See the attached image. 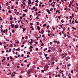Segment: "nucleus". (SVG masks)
Segmentation results:
<instances>
[{
  "instance_id": "nucleus-1",
  "label": "nucleus",
  "mask_w": 78,
  "mask_h": 78,
  "mask_svg": "<svg viewBox=\"0 0 78 78\" xmlns=\"http://www.w3.org/2000/svg\"><path fill=\"white\" fill-rule=\"evenodd\" d=\"M46 11L49 14H50V10H49V9H46Z\"/></svg>"
},
{
  "instance_id": "nucleus-2",
  "label": "nucleus",
  "mask_w": 78,
  "mask_h": 78,
  "mask_svg": "<svg viewBox=\"0 0 78 78\" xmlns=\"http://www.w3.org/2000/svg\"><path fill=\"white\" fill-rule=\"evenodd\" d=\"M10 26L12 27V28H13L14 27V25L13 24H11Z\"/></svg>"
},
{
  "instance_id": "nucleus-3",
  "label": "nucleus",
  "mask_w": 78,
  "mask_h": 78,
  "mask_svg": "<svg viewBox=\"0 0 78 78\" xmlns=\"http://www.w3.org/2000/svg\"><path fill=\"white\" fill-rule=\"evenodd\" d=\"M29 2H28V4L29 5H30L31 3V0H28Z\"/></svg>"
},
{
  "instance_id": "nucleus-4",
  "label": "nucleus",
  "mask_w": 78,
  "mask_h": 78,
  "mask_svg": "<svg viewBox=\"0 0 78 78\" xmlns=\"http://www.w3.org/2000/svg\"><path fill=\"white\" fill-rule=\"evenodd\" d=\"M31 73V69L29 70L27 72V73L28 74H30Z\"/></svg>"
},
{
  "instance_id": "nucleus-5",
  "label": "nucleus",
  "mask_w": 78,
  "mask_h": 78,
  "mask_svg": "<svg viewBox=\"0 0 78 78\" xmlns=\"http://www.w3.org/2000/svg\"><path fill=\"white\" fill-rule=\"evenodd\" d=\"M19 27V26H18V25H16L15 26V28H17Z\"/></svg>"
},
{
  "instance_id": "nucleus-6",
  "label": "nucleus",
  "mask_w": 78,
  "mask_h": 78,
  "mask_svg": "<svg viewBox=\"0 0 78 78\" xmlns=\"http://www.w3.org/2000/svg\"><path fill=\"white\" fill-rule=\"evenodd\" d=\"M41 34H44V30H42L41 31Z\"/></svg>"
},
{
  "instance_id": "nucleus-7",
  "label": "nucleus",
  "mask_w": 78,
  "mask_h": 78,
  "mask_svg": "<svg viewBox=\"0 0 78 78\" xmlns=\"http://www.w3.org/2000/svg\"><path fill=\"white\" fill-rule=\"evenodd\" d=\"M45 67L46 69H48V65H46L45 66Z\"/></svg>"
},
{
  "instance_id": "nucleus-8",
  "label": "nucleus",
  "mask_w": 78,
  "mask_h": 78,
  "mask_svg": "<svg viewBox=\"0 0 78 78\" xmlns=\"http://www.w3.org/2000/svg\"><path fill=\"white\" fill-rule=\"evenodd\" d=\"M37 29L39 30H41V28L40 27H39V26H37Z\"/></svg>"
},
{
  "instance_id": "nucleus-9",
  "label": "nucleus",
  "mask_w": 78,
  "mask_h": 78,
  "mask_svg": "<svg viewBox=\"0 0 78 78\" xmlns=\"http://www.w3.org/2000/svg\"><path fill=\"white\" fill-rule=\"evenodd\" d=\"M63 31H65L66 30V27H63Z\"/></svg>"
},
{
  "instance_id": "nucleus-10",
  "label": "nucleus",
  "mask_w": 78,
  "mask_h": 78,
  "mask_svg": "<svg viewBox=\"0 0 78 78\" xmlns=\"http://www.w3.org/2000/svg\"><path fill=\"white\" fill-rule=\"evenodd\" d=\"M23 31H25L26 30V28L25 27L23 28Z\"/></svg>"
},
{
  "instance_id": "nucleus-11",
  "label": "nucleus",
  "mask_w": 78,
  "mask_h": 78,
  "mask_svg": "<svg viewBox=\"0 0 78 78\" xmlns=\"http://www.w3.org/2000/svg\"><path fill=\"white\" fill-rule=\"evenodd\" d=\"M20 50V48H18L17 49H16V51H19Z\"/></svg>"
},
{
  "instance_id": "nucleus-12",
  "label": "nucleus",
  "mask_w": 78,
  "mask_h": 78,
  "mask_svg": "<svg viewBox=\"0 0 78 78\" xmlns=\"http://www.w3.org/2000/svg\"><path fill=\"white\" fill-rule=\"evenodd\" d=\"M12 20V16L10 17V20Z\"/></svg>"
},
{
  "instance_id": "nucleus-13",
  "label": "nucleus",
  "mask_w": 78,
  "mask_h": 78,
  "mask_svg": "<svg viewBox=\"0 0 78 78\" xmlns=\"http://www.w3.org/2000/svg\"><path fill=\"white\" fill-rule=\"evenodd\" d=\"M6 6H8L9 4H8V2H7V3L6 4Z\"/></svg>"
},
{
  "instance_id": "nucleus-14",
  "label": "nucleus",
  "mask_w": 78,
  "mask_h": 78,
  "mask_svg": "<svg viewBox=\"0 0 78 78\" xmlns=\"http://www.w3.org/2000/svg\"><path fill=\"white\" fill-rule=\"evenodd\" d=\"M25 16V14H23V16H22V17H24Z\"/></svg>"
},
{
  "instance_id": "nucleus-15",
  "label": "nucleus",
  "mask_w": 78,
  "mask_h": 78,
  "mask_svg": "<svg viewBox=\"0 0 78 78\" xmlns=\"http://www.w3.org/2000/svg\"><path fill=\"white\" fill-rule=\"evenodd\" d=\"M30 63L29 65H28L27 66V68H28V67H29V66H30Z\"/></svg>"
},
{
  "instance_id": "nucleus-16",
  "label": "nucleus",
  "mask_w": 78,
  "mask_h": 78,
  "mask_svg": "<svg viewBox=\"0 0 78 78\" xmlns=\"http://www.w3.org/2000/svg\"><path fill=\"white\" fill-rule=\"evenodd\" d=\"M52 2V0H49V2H48V3H51Z\"/></svg>"
},
{
  "instance_id": "nucleus-17",
  "label": "nucleus",
  "mask_w": 78,
  "mask_h": 78,
  "mask_svg": "<svg viewBox=\"0 0 78 78\" xmlns=\"http://www.w3.org/2000/svg\"><path fill=\"white\" fill-rule=\"evenodd\" d=\"M51 50H55V48H53V47H52V48H51Z\"/></svg>"
},
{
  "instance_id": "nucleus-18",
  "label": "nucleus",
  "mask_w": 78,
  "mask_h": 78,
  "mask_svg": "<svg viewBox=\"0 0 78 78\" xmlns=\"http://www.w3.org/2000/svg\"><path fill=\"white\" fill-rule=\"evenodd\" d=\"M44 55H45V57H47V56H48V55L47 54H44Z\"/></svg>"
},
{
  "instance_id": "nucleus-19",
  "label": "nucleus",
  "mask_w": 78,
  "mask_h": 78,
  "mask_svg": "<svg viewBox=\"0 0 78 78\" xmlns=\"http://www.w3.org/2000/svg\"><path fill=\"white\" fill-rule=\"evenodd\" d=\"M46 25H47V24H44L43 25V27H45V26H46Z\"/></svg>"
},
{
  "instance_id": "nucleus-20",
  "label": "nucleus",
  "mask_w": 78,
  "mask_h": 78,
  "mask_svg": "<svg viewBox=\"0 0 78 78\" xmlns=\"http://www.w3.org/2000/svg\"><path fill=\"white\" fill-rule=\"evenodd\" d=\"M16 44H19V41H17Z\"/></svg>"
},
{
  "instance_id": "nucleus-21",
  "label": "nucleus",
  "mask_w": 78,
  "mask_h": 78,
  "mask_svg": "<svg viewBox=\"0 0 78 78\" xmlns=\"http://www.w3.org/2000/svg\"><path fill=\"white\" fill-rule=\"evenodd\" d=\"M16 4V5H18L19 4V2H16L15 3Z\"/></svg>"
},
{
  "instance_id": "nucleus-22",
  "label": "nucleus",
  "mask_w": 78,
  "mask_h": 78,
  "mask_svg": "<svg viewBox=\"0 0 78 78\" xmlns=\"http://www.w3.org/2000/svg\"><path fill=\"white\" fill-rule=\"evenodd\" d=\"M9 47H12V44H11L9 45Z\"/></svg>"
},
{
  "instance_id": "nucleus-23",
  "label": "nucleus",
  "mask_w": 78,
  "mask_h": 78,
  "mask_svg": "<svg viewBox=\"0 0 78 78\" xmlns=\"http://www.w3.org/2000/svg\"><path fill=\"white\" fill-rule=\"evenodd\" d=\"M9 14H11V12L10 11V10H9Z\"/></svg>"
},
{
  "instance_id": "nucleus-24",
  "label": "nucleus",
  "mask_w": 78,
  "mask_h": 78,
  "mask_svg": "<svg viewBox=\"0 0 78 78\" xmlns=\"http://www.w3.org/2000/svg\"><path fill=\"white\" fill-rule=\"evenodd\" d=\"M56 42H57V44H59V41H56Z\"/></svg>"
},
{
  "instance_id": "nucleus-25",
  "label": "nucleus",
  "mask_w": 78,
  "mask_h": 78,
  "mask_svg": "<svg viewBox=\"0 0 78 78\" xmlns=\"http://www.w3.org/2000/svg\"><path fill=\"white\" fill-rule=\"evenodd\" d=\"M52 64H53V65H54L55 64V62H52Z\"/></svg>"
},
{
  "instance_id": "nucleus-26",
  "label": "nucleus",
  "mask_w": 78,
  "mask_h": 78,
  "mask_svg": "<svg viewBox=\"0 0 78 78\" xmlns=\"http://www.w3.org/2000/svg\"><path fill=\"white\" fill-rule=\"evenodd\" d=\"M30 25L31 26L33 25V23H30Z\"/></svg>"
},
{
  "instance_id": "nucleus-27",
  "label": "nucleus",
  "mask_w": 78,
  "mask_h": 78,
  "mask_svg": "<svg viewBox=\"0 0 78 78\" xmlns=\"http://www.w3.org/2000/svg\"><path fill=\"white\" fill-rule=\"evenodd\" d=\"M49 27H50V26H49V25H48L47 26V29H48V28H49Z\"/></svg>"
},
{
  "instance_id": "nucleus-28",
  "label": "nucleus",
  "mask_w": 78,
  "mask_h": 78,
  "mask_svg": "<svg viewBox=\"0 0 78 78\" xmlns=\"http://www.w3.org/2000/svg\"><path fill=\"white\" fill-rule=\"evenodd\" d=\"M15 32V31H14V30H12V33H14Z\"/></svg>"
},
{
  "instance_id": "nucleus-29",
  "label": "nucleus",
  "mask_w": 78,
  "mask_h": 78,
  "mask_svg": "<svg viewBox=\"0 0 78 78\" xmlns=\"http://www.w3.org/2000/svg\"><path fill=\"white\" fill-rule=\"evenodd\" d=\"M2 20H3V19H2V17H0V20L2 21Z\"/></svg>"
},
{
  "instance_id": "nucleus-30",
  "label": "nucleus",
  "mask_w": 78,
  "mask_h": 78,
  "mask_svg": "<svg viewBox=\"0 0 78 78\" xmlns=\"http://www.w3.org/2000/svg\"><path fill=\"white\" fill-rule=\"evenodd\" d=\"M62 72V71H61V70H60L59 73H61Z\"/></svg>"
},
{
  "instance_id": "nucleus-31",
  "label": "nucleus",
  "mask_w": 78,
  "mask_h": 78,
  "mask_svg": "<svg viewBox=\"0 0 78 78\" xmlns=\"http://www.w3.org/2000/svg\"><path fill=\"white\" fill-rule=\"evenodd\" d=\"M60 27L62 28H63V27H62V26L61 25H60Z\"/></svg>"
},
{
  "instance_id": "nucleus-32",
  "label": "nucleus",
  "mask_w": 78,
  "mask_h": 78,
  "mask_svg": "<svg viewBox=\"0 0 78 78\" xmlns=\"http://www.w3.org/2000/svg\"><path fill=\"white\" fill-rule=\"evenodd\" d=\"M73 3V1H72V2H70V4H71V5H72V3Z\"/></svg>"
},
{
  "instance_id": "nucleus-33",
  "label": "nucleus",
  "mask_w": 78,
  "mask_h": 78,
  "mask_svg": "<svg viewBox=\"0 0 78 78\" xmlns=\"http://www.w3.org/2000/svg\"><path fill=\"white\" fill-rule=\"evenodd\" d=\"M51 11H53V8H51V9H50Z\"/></svg>"
},
{
  "instance_id": "nucleus-34",
  "label": "nucleus",
  "mask_w": 78,
  "mask_h": 78,
  "mask_svg": "<svg viewBox=\"0 0 78 78\" xmlns=\"http://www.w3.org/2000/svg\"><path fill=\"white\" fill-rule=\"evenodd\" d=\"M37 25H39V23L38 22H37Z\"/></svg>"
},
{
  "instance_id": "nucleus-35",
  "label": "nucleus",
  "mask_w": 78,
  "mask_h": 78,
  "mask_svg": "<svg viewBox=\"0 0 78 78\" xmlns=\"http://www.w3.org/2000/svg\"><path fill=\"white\" fill-rule=\"evenodd\" d=\"M27 11H28V10H27V9H26L25 10V12H27Z\"/></svg>"
},
{
  "instance_id": "nucleus-36",
  "label": "nucleus",
  "mask_w": 78,
  "mask_h": 78,
  "mask_svg": "<svg viewBox=\"0 0 78 78\" xmlns=\"http://www.w3.org/2000/svg\"><path fill=\"white\" fill-rule=\"evenodd\" d=\"M36 2L37 3H38L39 2V1H38V0H37L36 1Z\"/></svg>"
},
{
  "instance_id": "nucleus-37",
  "label": "nucleus",
  "mask_w": 78,
  "mask_h": 78,
  "mask_svg": "<svg viewBox=\"0 0 78 78\" xmlns=\"http://www.w3.org/2000/svg\"><path fill=\"white\" fill-rule=\"evenodd\" d=\"M57 75L58 77H59V76H61V75H59V74H58Z\"/></svg>"
},
{
  "instance_id": "nucleus-38",
  "label": "nucleus",
  "mask_w": 78,
  "mask_h": 78,
  "mask_svg": "<svg viewBox=\"0 0 78 78\" xmlns=\"http://www.w3.org/2000/svg\"><path fill=\"white\" fill-rule=\"evenodd\" d=\"M75 23H78V21H75Z\"/></svg>"
},
{
  "instance_id": "nucleus-39",
  "label": "nucleus",
  "mask_w": 78,
  "mask_h": 78,
  "mask_svg": "<svg viewBox=\"0 0 78 78\" xmlns=\"http://www.w3.org/2000/svg\"><path fill=\"white\" fill-rule=\"evenodd\" d=\"M66 36H67V35L66 34H65L64 35V37H66Z\"/></svg>"
},
{
  "instance_id": "nucleus-40",
  "label": "nucleus",
  "mask_w": 78,
  "mask_h": 78,
  "mask_svg": "<svg viewBox=\"0 0 78 78\" xmlns=\"http://www.w3.org/2000/svg\"><path fill=\"white\" fill-rule=\"evenodd\" d=\"M56 67L57 68L56 69H57V70H58V69H59V68H58V66H57Z\"/></svg>"
},
{
  "instance_id": "nucleus-41",
  "label": "nucleus",
  "mask_w": 78,
  "mask_h": 78,
  "mask_svg": "<svg viewBox=\"0 0 78 78\" xmlns=\"http://www.w3.org/2000/svg\"><path fill=\"white\" fill-rule=\"evenodd\" d=\"M33 9H36V7H33Z\"/></svg>"
},
{
  "instance_id": "nucleus-42",
  "label": "nucleus",
  "mask_w": 78,
  "mask_h": 78,
  "mask_svg": "<svg viewBox=\"0 0 78 78\" xmlns=\"http://www.w3.org/2000/svg\"><path fill=\"white\" fill-rule=\"evenodd\" d=\"M10 59H12V57H11V56H10Z\"/></svg>"
},
{
  "instance_id": "nucleus-43",
  "label": "nucleus",
  "mask_w": 78,
  "mask_h": 78,
  "mask_svg": "<svg viewBox=\"0 0 78 78\" xmlns=\"http://www.w3.org/2000/svg\"><path fill=\"white\" fill-rule=\"evenodd\" d=\"M58 18L59 19H60V18H61V16H59L58 17Z\"/></svg>"
},
{
  "instance_id": "nucleus-44",
  "label": "nucleus",
  "mask_w": 78,
  "mask_h": 78,
  "mask_svg": "<svg viewBox=\"0 0 78 78\" xmlns=\"http://www.w3.org/2000/svg\"><path fill=\"white\" fill-rule=\"evenodd\" d=\"M49 58H50L49 57H46V59H49Z\"/></svg>"
},
{
  "instance_id": "nucleus-45",
  "label": "nucleus",
  "mask_w": 78,
  "mask_h": 78,
  "mask_svg": "<svg viewBox=\"0 0 78 78\" xmlns=\"http://www.w3.org/2000/svg\"><path fill=\"white\" fill-rule=\"evenodd\" d=\"M3 58L4 59H3V60H5L6 59H5V57H3Z\"/></svg>"
},
{
  "instance_id": "nucleus-46",
  "label": "nucleus",
  "mask_w": 78,
  "mask_h": 78,
  "mask_svg": "<svg viewBox=\"0 0 78 78\" xmlns=\"http://www.w3.org/2000/svg\"><path fill=\"white\" fill-rule=\"evenodd\" d=\"M27 58H30V56H29V55H27Z\"/></svg>"
},
{
  "instance_id": "nucleus-47",
  "label": "nucleus",
  "mask_w": 78,
  "mask_h": 78,
  "mask_svg": "<svg viewBox=\"0 0 78 78\" xmlns=\"http://www.w3.org/2000/svg\"><path fill=\"white\" fill-rule=\"evenodd\" d=\"M61 22H62V23H63V22H64V21L63 22V21L62 20H61Z\"/></svg>"
},
{
  "instance_id": "nucleus-48",
  "label": "nucleus",
  "mask_w": 78,
  "mask_h": 78,
  "mask_svg": "<svg viewBox=\"0 0 78 78\" xmlns=\"http://www.w3.org/2000/svg\"><path fill=\"white\" fill-rule=\"evenodd\" d=\"M20 19H23V18H22V17L21 16V17H20Z\"/></svg>"
},
{
  "instance_id": "nucleus-49",
  "label": "nucleus",
  "mask_w": 78,
  "mask_h": 78,
  "mask_svg": "<svg viewBox=\"0 0 78 78\" xmlns=\"http://www.w3.org/2000/svg\"><path fill=\"white\" fill-rule=\"evenodd\" d=\"M38 49H39L38 48H36V50L37 51L38 50Z\"/></svg>"
},
{
  "instance_id": "nucleus-50",
  "label": "nucleus",
  "mask_w": 78,
  "mask_h": 78,
  "mask_svg": "<svg viewBox=\"0 0 78 78\" xmlns=\"http://www.w3.org/2000/svg\"><path fill=\"white\" fill-rule=\"evenodd\" d=\"M28 53L29 54H30V52H27V55H28Z\"/></svg>"
},
{
  "instance_id": "nucleus-51",
  "label": "nucleus",
  "mask_w": 78,
  "mask_h": 78,
  "mask_svg": "<svg viewBox=\"0 0 78 78\" xmlns=\"http://www.w3.org/2000/svg\"><path fill=\"white\" fill-rule=\"evenodd\" d=\"M71 73H73V70L71 71Z\"/></svg>"
},
{
  "instance_id": "nucleus-52",
  "label": "nucleus",
  "mask_w": 78,
  "mask_h": 78,
  "mask_svg": "<svg viewBox=\"0 0 78 78\" xmlns=\"http://www.w3.org/2000/svg\"><path fill=\"white\" fill-rule=\"evenodd\" d=\"M50 51H51V50H48V52H50Z\"/></svg>"
},
{
  "instance_id": "nucleus-53",
  "label": "nucleus",
  "mask_w": 78,
  "mask_h": 78,
  "mask_svg": "<svg viewBox=\"0 0 78 78\" xmlns=\"http://www.w3.org/2000/svg\"><path fill=\"white\" fill-rule=\"evenodd\" d=\"M30 48H33V46H30Z\"/></svg>"
},
{
  "instance_id": "nucleus-54",
  "label": "nucleus",
  "mask_w": 78,
  "mask_h": 78,
  "mask_svg": "<svg viewBox=\"0 0 78 78\" xmlns=\"http://www.w3.org/2000/svg\"><path fill=\"white\" fill-rule=\"evenodd\" d=\"M38 14H39V13H41V11H39V12H38Z\"/></svg>"
},
{
  "instance_id": "nucleus-55",
  "label": "nucleus",
  "mask_w": 78,
  "mask_h": 78,
  "mask_svg": "<svg viewBox=\"0 0 78 78\" xmlns=\"http://www.w3.org/2000/svg\"><path fill=\"white\" fill-rule=\"evenodd\" d=\"M44 45V44L42 43L41 44V46H43V45Z\"/></svg>"
},
{
  "instance_id": "nucleus-56",
  "label": "nucleus",
  "mask_w": 78,
  "mask_h": 78,
  "mask_svg": "<svg viewBox=\"0 0 78 78\" xmlns=\"http://www.w3.org/2000/svg\"><path fill=\"white\" fill-rule=\"evenodd\" d=\"M35 11H37V9H35Z\"/></svg>"
},
{
  "instance_id": "nucleus-57",
  "label": "nucleus",
  "mask_w": 78,
  "mask_h": 78,
  "mask_svg": "<svg viewBox=\"0 0 78 78\" xmlns=\"http://www.w3.org/2000/svg\"><path fill=\"white\" fill-rule=\"evenodd\" d=\"M3 32L4 33H5V32H6V30H4Z\"/></svg>"
},
{
  "instance_id": "nucleus-58",
  "label": "nucleus",
  "mask_w": 78,
  "mask_h": 78,
  "mask_svg": "<svg viewBox=\"0 0 78 78\" xmlns=\"http://www.w3.org/2000/svg\"><path fill=\"white\" fill-rule=\"evenodd\" d=\"M72 17H74V16H73V14H72Z\"/></svg>"
},
{
  "instance_id": "nucleus-59",
  "label": "nucleus",
  "mask_w": 78,
  "mask_h": 78,
  "mask_svg": "<svg viewBox=\"0 0 78 78\" xmlns=\"http://www.w3.org/2000/svg\"><path fill=\"white\" fill-rule=\"evenodd\" d=\"M40 42H41V43H42V41L41 40L40 41Z\"/></svg>"
},
{
  "instance_id": "nucleus-60",
  "label": "nucleus",
  "mask_w": 78,
  "mask_h": 78,
  "mask_svg": "<svg viewBox=\"0 0 78 78\" xmlns=\"http://www.w3.org/2000/svg\"><path fill=\"white\" fill-rule=\"evenodd\" d=\"M75 12H77V10H76V9H75Z\"/></svg>"
},
{
  "instance_id": "nucleus-61",
  "label": "nucleus",
  "mask_w": 78,
  "mask_h": 78,
  "mask_svg": "<svg viewBox=\"0 0 78 78\" xmlns=\"http://www.w3.org/2000/svg\"><path fill=\"white\" fill-rule=\"evenodd\" d=\"M11 24H12V21H11L10 22Z\"/></svg>"
},
{
  "instance_id": "nucleus-62",
  "label": "nucleus",
  "mask_w": 78,
  "mask_h": 78,
  "mask_svg": "<svg viewBox=\"0 0 78 78\" xmlns=\"http://www.w3.org/2000/svg\"><path fill=\"white\" fill-rule=\"evenodd\" d=\"M53 3H54V4L55 5L56 3V2H53Z\"/></svg>"
},
{
  "instance_id": "nucleus-63",
  "label": "nucleus",
  "mask_w": 78,
  "mask_h": 78,
  "mask_svg": "<svg viewBox=\"0 0 78 78\" xmlns=\"http://www.w3.org/2000/svg\"><path fill=\"white\" fill-rule=\"evenodd\" d=\"M30 28H33V26H32L31 27H30Z\"/></svg>"
},
{
  "instance_id": "nucleus-64",
  "label": "nucleus",
  "mask_w": 78,
  "mask_h": 78,
  "mask_svg": "<svg viewBox=\"0 0 78 78\" xmlns=\"http://www.w3.org/2000/svg\"><path fill=\"white\" fill-rule=\"evenodd\" d=\"M24 62H27V60H26L24 61Z\"/></svg>"
}]
</instances>
